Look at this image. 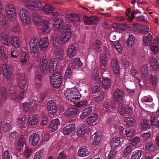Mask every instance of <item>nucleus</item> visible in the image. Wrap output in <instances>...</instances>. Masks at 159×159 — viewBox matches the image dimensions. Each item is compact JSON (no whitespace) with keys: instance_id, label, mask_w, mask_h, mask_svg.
<instances>
[{"instance_id":"7","label":"nucleus","mask_w":159,"mask_h":159,"mask_svg":"<svg viewBox=\"0 0 159 159\" xmlns=\"http://www.w3.org/2000/svg\"><path fill=\"white\" fill-rule=\"evenodd\" d=\"M38 42V39L37 38H32L30 40L29 42V46L31 53L34 54L37 53Z\"/></svg>"},{"instance_id":"35","label":"nucleus","mask_w":159,"mask_h":159,"mask_svg":"<svg viewBox=\"0 0 159 159\" xmlns=\"http://www.w3.org/2000/svg\"><path fill=\"white\" fill-rule=\"evenodd\" d=\"M98 119V116L96 113L92 114L87 120V123L89 125H92Z\"/></svg>"},{"instance_id":"41","label":"nucleus","mask_w":159,"mask_h":159,"mask_svg":"<svg viewBox=\"0 0 159 159\" xmlns=\"http://www.w3.org/2000/svg\"><path fill=\"white\" fill-rule=\"evenodd\" d=\"M92 79L93 80L96 81L97 83H100L101 79L97 70L95 69L93 70L92 75Z\"/></svg>"},{"instance_id":"30","label":"nucleus","mask_w":159,"mask_h":159,"mask_svg":"<svg viewBox=\"0 0 159 159\" xmlns=\"http://www.w3.org/2000/svg\"><path fill=\"white\" fill-rule=\"evenodd\" d=\"M77 109L76 108H71L68 109L65 113V115L68 117L75 116L78 112Z\"/></svg>"},{"instance_id":"64","label":"nucleus","mask_w":159,"mask_h":159,"mask_svg":"<svg viewBox=\"0 0 159 159\" xmlns=\"http://www.w3.org/2000/svg\"><path fill=\"white\" fill-rule=\"evenodd\" d=\"M150 48L151 51L155 53H157L159 50L158 46L154 44H151Z\"/></svg>"},{"instance_id":"54","label":"nucleus","mask_w":159,"mask_h":159,"mask_svg":"<svg viewBox=\"0 0 159 159\" xmlns=\"http://www.w3.org/2000/svg\"><path fill=\"white\" fill-rule=\"evenodd\" d=\"M152 40V35L151 34H149L143 38V42L144 44H147L150 43Z\"/></svg>"},{"instance_id":"25","label":"nucleus","mask_w":159,"mask_h":159,"mask_svg":"<svg viewBox=\"0 0 159 159\" xmlns=\"http://www.w3.org/2000/svg\"><path fill=\"white\" fill-rule=\"evenodd\" d=\"M28 59V55L27 53L25 52L21 53L19 58V62L22 65L27 63Z\"/></svg>"},{"instance_id":"6","label":"nucleus","mask_w":159,"mask_h":159,"mask_svg":"<svg viewBox=\"0 0 159 159\" xmlns=\"http://www.w3.org/2000/svg\"><path fill=\"white\" fill-rule=\"evenodd\" d=\"M25 5V7L29 9L34 10L40 9L42 6L39 0H34L31 2H27Z\"/></svg>"},{"instance_id":"9","label":"nucleus","mask_w":159,"mask_h":159,"mask_svg":"<svg viewBox=\"0 0 159 159\" xmlns=\"http://www.w3.org/2000/svg\"><path fill=\"white\" fill-rule=\"evenodd\" d=\"M32 18L33 21L34 25L37 26H40L44 20L42 19V16L37 13H33L32 15Z\"/></svg>"},{"instance_id":"38","label":"nucleus","mask_w":159,"mask_h":159,"mask_svg":"<svg viewBox=\"0 0 159 159\" xmlns=\"http://www.w3.org/2000/svg\"><path fill=\"white\" fill-rule=\"evenodd\" d=\"M38 120V118L36 115H32L29 117V122L30 125H34L37 123Z\"/></svg>"},{"instance_id":"51","label":"nucleus","mask_w":159,"mask_h":159,"mask_svg":"<svg viewBox=\"0 0 159 159\" xmlns=\"http://www.w3.org/2000/svg\"><path fill=\"white\" fill-rule=\"evenodd\" d=\"M18 134L16 131L11 132L9 134V138L10 140L12 141L17 139L18 138Z\"/></svg>"},{"instance_id":"27","label":"nucleus","mask_w":159,"mask_h":159,"mask_svg":"<svg viewBox=\"0 0 159 159\" xmlns=\"http://www.w3.org/2000/svg\"><path fill=\"white\" fill-rule=\"evenodd\" d=\"M25 143V139L23 135H21L18 140L17 145V150L18 152H20L22 150Z\"/></svg>"},{"instance_id":"55","label":"nucleus","mask_w":159,"mask_h":159,"mask_svg":"<svg viewBox=\"0 0 159 159\" xmlns=\"http://www.w3.org/2000/svg\"><path fill=\"white\" fill-rule=\"evenodd\" d=\"M60 38L59 36H56L53 38L52 40V44L55 46H58L60 43Z\"/></svg>"},{"instance_id":"13","label":"nucleus","mask_w":159,"mask_h":159,"mask_svg":"<svg viewBox=\"0 0 159 159\" xmlns=\"http://www.w3.org/2000/svg\"><path fill=\"white\" fill-rule=\"evenodd\" d=\"M75 128V123H71L65 126L62 129V132L65 135H68L73 131Z\"/></svg>"},{"instance_id":"39","label":"nucleus","mask_w":159,"mask_h":159,"mask_svg":"<svg viewBox=\"0 0 159 159\" xmlns=\"http://www.w3.org/2000/svg\"><path fill=\"white\" fill-rule=\"evenodd\" d=\"M43 25L41 28V30L43 33L44 34L48 33L50 31V29L49 27L48 22L46 20H44Z\"/></svg>"},{"instance_id":"62","label":"nucleus","mask_w":159,"mask_h":159,"mask_svg":"<svg viewBox=\"0 0 159 159\" xmlns=\"http://www.w3.org/2000/svg\"><path fill=\"white\" fill-rule=\"evenodd\" d=\"M43 152V149H41L35 153L34 159H42V155Z\"/></svg>"},{"instance_id":"15","label":"nucleus","mask_w":159,"mask_h":159,"mask_svg":"<svg viewBox=\"0 0 159 159\" xmlns=\"http://www.w3.org/2000/svg\"><path fill=\"white\" fill-rule=\"evenodd\" d=\"M60 125L59 120L58 119H53L50 123L49 129L51 131H55L57 129Z\"/></svg>"},{"instance_id":"12","label":"nucleus","mask_w":159,"mask_h":159,"mask_svg":"<svg viewBox=\"0 0 159 159\" xmlns=\"http://www.w3.org/2000/svg\"><path fill=\"white\" fill-rule=\"evenodd\" d=\"M39 48L41 50L45 51L48 48L49 45L48 38L44 37L41 38L39 41Z\"/></svg>"},{"instance_id":"57","label":"nucleus","mask_w":159,"mask_h":159,"mask_svg":"<svg viewBox=\"0 0 159 159\" xmlns=\"http://www.w3.org/2000/svg\"><path fill=\"white\" fill-rule=\"evenodd\" d=\"M21 107L24 111H27L28 110H31L30 107V105L29 103L25 102L22 104L21 105Z\"/></svg>"},{"instance_id":"34","label":"nucleus","mask_w":159,"mask_h":159,"mask_svg":"<svg viewBox=\"0 0 159 159\" xmlns=\"http://www.w3.org/2000/svg\"><path fill=\"white\" fill-rule=\"evenodd\" d=\"M102 84L103 88L105 90L108 89L111 86V80L108 78L102 77Z\"/></svg>"},{"instance_id":"59","label":"nucleus","mask_w":159,"mask_h":159,"mask_svg":"<svg viewBox=\"0 0 159 159\" xmlns=\"http://www.w3.org/2000/svg\"><path fill=\"white\" fill-rule=\"evenodd\" d=\"M149 28L147 25H141L140 33L142 34H146L149 31Z\"/></svg>"},{"instance_id":"2","label":"nucleus","mask_w":159,"mask_h":159,"mask_svg":"<svg viewBox=\"0 0 159 159\" xmlns=\"http://www.w3.org/2000/svg\"><path fill=\"white\" fill-rule=\"evenodd\" d=\"M64 95L67 98L73 102L80 99L81 97L78 89L75 88L67 89L64 92Z\"/></svg>"},{"instance_id":"1","label":"nucleus","mask_w":159,"mask_h":159,"mask_svg":"<svg viewBox=\"0 0 159 159\" xmlns=\"http://www.w3.org/2000/svg\"><path fill=\"white\" fill-rule=\"evenodd\" d=\"M18 89L14 85H11L9 89L10 97L14 100H20L24 98L26 90V79L24 73H19L17 75Z\"/></svg>"},{"instance_id":"37","label":"nucleus","mask_w":159,"mask_h":159,"mask_svg":"<svg viewBox=\"0 0 159 159\" xmlns=\"http://www.w3.org/2000/svg\"><path fill=\"white\" fill-rule=\"evenodd\" d=\"M124 123L128 127H132L134 124L135 120L130 117H126L124 118Z\"/></svg>"},{"instance_id":"4","label":"nucleus","mask_w":159,"mask_h":159,"mask_svg":"<svg viewBox=\"0 0 159 159\" xmlns=\"http://www.w3.org/2000/svg\"><path fill=\"white\" fill-rule=\"evenodd\" d=\"M3 74L7 82L11 83L13 80L11 68L8 65L3 64L2 66Z\"/></svg>"},{"instance_id":"61","label":"nucleus","mask_w":159,"mask_h":159,"mask_svg":"<svg viewBox=\"0 0 159 159\" xmlns=\"http://www.w3.org/2000/svg\"><path fill=\"white\" fill-rule=\"evenodd\" d=\"M140 142V139L139 138L135 137L131 140L130 143L133 145L135 146L138 144Z\"/></svg>"},{"instance_id":"40","label":"nucleus","mask_w":159,"mask_h":159,"mask_svg":"<svg viewBox=\"0 0 159 159\" xmlns=\"http://www.w3.org/2000/svg\"><path fill=\"white\" fill-rule=\"evenodd\" d=\"M140 125L141 128L143 130L149 129L150 127V125L146 119H143L141 120Z\"/></svg>"},{"instance_id":"56","label":"nucleus","mask_w":159,"mask_h":159,"mask_svg":"<svg viewBox=\"0 0 159 159\" xmlns=\"http://www.w3.org/2000/svg\"><path fill=\"white\" fill-rule=\"evenodd\" d=\"M2 25L3 28L6 29H7L8 28V21L7 18H2Z\"/></svg>"},{"instance_id":"33","label":"nucleus","mask_w":159,"mask_h":159,"mask_svg":"<svg viewBox=\"0 0 159 159\" xmlns=\"http://www.w3.org/2000/svg\"><path fill=\"white\" fill-rule=\"evenodd\" d=\"M89 153L86 148L83 147L79 148L78 154L80 157H84L88 156L89 154Z\"/></svg>"},{"instance_id":"22","label":"nucleus","mask_w":159,"mask_h":159,"mask_svg":"<svg viewBox=\"0 0 159 159\" xmlns=\"http://www.w3.org/2000/svg\"><path fill=\"white\" fill-rule=\"evenodd\" d=\"M134 15L135 17L139 21H145L146 20L147 15L145 13L143 14L139 11H134Z\"/></svg>"},{"instance_id":"24","label":"nucleus","mask_w":159,"mask_h":159,"mask_svg":"<svg viewBox=\"0 0 159 159\" xmlns=\"http://www.w3.org/2000/svg\"><path fill=\"white\" fill-rule=\"evenodd\" d=\"M10 42L11 44L16 48H18L20 47L19 39L16 36H12L10 37Z\"/></svg>"},{"instance_id":"49","label":"nucleus","mask_w":159,"mask_h":159,"mask_svg":"<svg viewBox=\"0 0 159 159\" xmlns=\"http://www.w3.org/2000/svg\"><path fill=\"white\" fill-rule=\"evenodd\" d=\"M93 48L96 52H99L101 50V43L99 40H96L93 43Z\"/></svg>"},{"instance_id":"14","label":"nucleus","mask_w":159,"mask_h":159,"mask_svg":"<svg viewBox=\"0 0 159 159\" xmlns=\"http://www.w3.org/2000/svg\"><path fill=\"white\" fill-rule=\"evenodd\" d=\"M98 19V17L93 16L90 17L85 16L83 18L84 24L89 25H93L95 24Z\"/></svg>"},{"instance_id":"53","label":"nucleus","mask_w":159,"mask_h":159,"mask_svg":"<svg viewBox=\"0 0 159 159\" xmlns=\"http://www.w3.org/2000/svg\"><path fill=\"white\" fill-rule=\"evenodd\" d=\"M0 57L1 59L4 60H6L7 58L6 54L5 53L3 47L1 45H0Z\"/></svg>"},{"instance_id":"32","label":"nucleus","mask_w":159,"mask_h":159,"mask_svg":"<svg viewBox=\"0 0 159 159\" xmlns=\"http://www.w3.org/2000/svg\"><path fill=\"white\" fill-rule=\"evenodd\" d=\"M42 11L46 14L51 15L53 11V7L50 5L46 4L42 8Z\"/></svg>"},{"instance_id":"47","label":"nucleus","mask_w":159,"mask_h":159,"mask_svg":"<svg viewBox=\"0 0 159 159\" xmlns=\"http://www.w3.org/2000/svg\"><path fill=\"white\" fill-rule=\"evenodd\" d=\"M21 23L25 26H29L30 25L31 20L29 16L20 18Z\"/></svg>"},{"instance_id":"8","label":"nucleus","mask_w":159,"mask_h":159,"mask_svg":"<svg viewBox=\"0 0 159 159\" xmlns=\"http://www.w3.org/2000/svg\"><path fill=\"white\" fill-rule=\"evenodd\" d=\"M124 93L123 92L119 89H117L115 91L113 94L114 100L116 102L120 103L124 98Z\"/></svg>"},{"instance_id":"36","label":"nucleus","mask_w":159,"mask_h":159,"mask_svg":"<svg viewBox=\"0 0 159 159\" xmlns=\"http://www.w3.org/2000/svg\"><path fill=\"white\" fill-rule=\"evenodd\" d=\"M92 111V108L91 107H88L82 111V114L80 116V118L81 119L85 118L88 116L90 115Z\"/></svg>"},{"instance_id":"31","label":"nucleus","mask_w":159,"mask_h":159,"mask_svg":"<svg viewBox=\"0 0 159 159\" xmlns=\"http://www.w3.org/2000/svg\"><path fill=\"white\" fill-rule=\"evenodd\" d=\"M120 138L119 137H114L111 139L110 144L112 148H117L120 143Z\"/></svg>"},{"instance_id":"17","label":"nucleus","mask_w":159,"mask_h":159,"mask_svg":"<svg viewBox=\"0 0 159 159\" xmlns=\"http://www.w3.org/2000/svg\"><path fill=\"white\" fill-rule=\"evenodd\" d=\"M65 17L66 19L68 21L73 23H75L80 20V18L78 15L75 14H67Z\"/></svg>"},{"instance_id":"18","label":"nucleus","mask_w":159,"mask_h":159,"mask_svg":"<svg viewBox=\"0 0 159 159\" xmlns=\"http://www.w3.org/2000/svg\"><path fill=\"white\" fill-rule=\"evenodd\" d=\"M89 131L88 127L87 126L83 125L78 129L77 131V134L79 137H83Z\"/></svg>"},{"instance_id":"26","label":"nucleus","mask_w":159,"mask_h":159,"mask_svg":"<svg viewBox=\"0 0 159 159\" xmlns=\"http://www.w3.org/2000/svg\"><path fill=\"white\" fill-rule=\"evenodd\" d=\"M77 48L75 45H71L68 47L67 52V56L71 58L75 56Z\"/></svg>"},{"instance_id":"60","label":"nucleus","mask_w":159,"mask_h":159,"mask_svg":"<svg viewBox=\"0 0 159 159\" xmlns=\"http://www.w3.org/2000/svg\"><path fill=\"white\" fill-rule=\"evenodd\" d=\"M113 44L116 50L118 52L120 53L122 52V48L118 42H115Z\"/></svg>"},{"instance_id":"21","label":"nucleus","mask_w":159,"mask_h":159,"mask_svg":"<svg viewBox=\"0 0 159 159\" xmlns=\"http://www.w3.org/2000/svg\"><path fill=\"white\" fill-rule=\"evenodd\" d=\"M57 61L56 58H52L51 60L49 66V72L51 73L53 72L57 68Z\"/></svg>"},{"instance_id":"48","label":"nucleus","mask_w":159,"mask_h":159,"mask_svg":"<svg viewBox=\"0 0 159 159\" xmlns=\"http://www.w3.org/2000/svg\"><path fill=\"white\" fill-rule=\"evenodd\" d=\"M2 40L3 41V43L6 45L8 46L10 44L9 42V37L8 35L5 33L3 32L2 35Z\"/></svg>"},{"instance_id":"23","label":"nucleus","mask_w":159,"mask_h":159,"mask_svg":"<svg viewBox=\"0 0 159 159\" xmlns=\"http://www.w3.org/2000/svg\"><path fill=\"white\" fill-rule=\"evenodd\" d=\"M64 21L61 19L56 20L53 25V28L55 30H60L63 27L64 25Z\"/></svg>"},{"instance_id":"28","label":"nucleus","mask_w":159,"mask_h":159,"mask_svg":"<svg viewBox=\"0 0 159 159\" xmlns=\"http://www.w3.org/2000/svg\"><path fill=\"white\" fill-rule=\"evenodd\" d=\"M149 63L154 70H158L159 65L157 60L155 58L150 57L149 59Z\"/></svg>"},{"instance_id":"50","label":"nucleus","mask_w":159,"mask_h":159,"mask_svg":"<svg viewBox=\"0 0 159 159\" xmlns=\"http://www.w3.org/2000/svg\"><path fill=\"white\" fill-rule=\"evenodd\" d=\"M145 149L150 151H153L155 148V144L152 142H149L145 145Z\"/></svg>"},{"instance_id":"20","label":"nucleus","mask_w":159,"mask_h":159,"mask_svg":"<svg viewBox=\"0 0 159 159\" xmlns=\"http://www.w3.org/2000/svg\"><path fill=\"white\" fill-rule=\"evenodd\" d=\"M92 139H93V144L95 146L98 145L101 139V133L100 132H96L92 135Z\"/></svg>"},{"instance_id":"5","label":"nucleus","mask_w":159,"mask_h":159,"mask_svg":"<svg viewBox=\"0 0 159 159\" xmlns=\"http://www.w3.org/2000/svg\"><path fill=\"white\" fill-rule=\"evenodd\" d=\"M71 34L70 26L68 24L66 25L64 27L61 35L62 42L65 43L67 41L70 37Z\"/></svg>"},{"instance_id":"29","label":"nucleus","mask_w":159,"mask_h":159,"mask_svg":"<svg viewBox=\"0 0 159 159\" xmlns=\"http://www.w3.org/2000/svg\"><path fill=\"white\" fill-rule=\"evenodd\" d=\"M105 55H102L100 58V62L102 66L106 67L108 62L107 57L109 55V52L107 50L105 52Z\"/></svg>"},{"instance_id":"16","label":"nucleus","mask_w":159,"mask_h":159,"mask_svg":"<svg viewBox=\"0 0 159 159\" xmlns=\"http://www.w3.org/2000/svg\"><path fill=\"white\" fill-rule=\"evenodd\" d=\"M29 141L33 146H36L39 140V137L37 134H32L29 137Z\"/></svg>"},{"instance_id":"10","label":"nucleus","mask_w":159,"mask_h":159,"mask_svg":"<svg viewBox=\"0 0 159 159\" xmlns=\"http://www.w3.org/2000/svg\"><path fill=\"white\" fill-rule=\"evenodd\" d=\"M48 61L46 57L43 56L41 57L40 62V68L42 72L45 74L47 71Z\"/></svg>"},{"instance_id":"63","label":"nucleus","mask_w":159,"mask_h":159,"mask_svg":"<svg viewBox=\"0 0 159 159\" xmlns=\"http://www.w3.org/2000/svg\"><path fill=\"white\" fill-rule=\"evenodd\" d=\"M10 30L12 32L16 33L20 31V28L18 25H16L11 26L10 28Z\"/></svg>"},{"instance_id":"11","label":"nucleus","mask_w":159,"mask_h":159,"mask_svg":"<svg viewBox=\"0 0 159 159\" xmlns=\"http://www.w3.org/2000/svg\"><path fill=\"white\" fill-rule=\"evenodd\" d=\"M47 109L49 113L51 115H54L57 111V108L53 100L49 101L47 104Z\"/></svg>"},{"instance_id":"44","label":"nucleus","mask_w":159,"mask_h":159,"mask_svg":"<svg viewBox=\"0 0 159 159\" xmlns=\"http://www.w3.org/2000/svg\"><path fill=\"white\" fill-rule=\"evenodd\" d=\"M50 81L52 85L56 88L60 87L61 82V79L50 80Z\"/></svg>"},{"instance_id":"52","label":"nucleus","mask_w":159,"mask_h":159,"mask_svg":"<svg viewBox=\"0 0 159 159\" xmlns=\"http://www.w3.org/2000/svg\"><path fill=\"white\" fill-rule=\"evenodd\" d=\"M19 15L20 18L29 16V12L28 11L24 8L21 9L19 11Z\"/></svg>"},{"instance_id":"58","label":"nucleus","mask_w":159,"mask_h":159,"mask_svg":"<svg viewBox=\"0 0 159 159\" xmlns=\"http://www.w3.org/2000/svg\"><path fill=\"white\" fill-rule=\"evenodd\" d=\"M71 62L73 64V65L78 67L82 65V63L80 61L78 58L73 59L72 60Z\"/></svg>"},{"instance_id":"42","label":"nucleus","mask_w":159,"mask_h":159,"mask_svg":"<svg viewBox=\"0 0 159 159\" xmlns=\"http://www.w3.org/2000/svg\"><path fill=\"white\" fill-rule=\"evenodd\" d=\"M148 66L144 64L142 65L140 68V70L142 75L144 77L147 76L148 74Z\"/></svg>"},{"instance_id":"19","label":"nucleus","mask_w":159,"mask_h":159,"mask_svg":"<svg viewBox=\"0 0 159 159\" xmlns=\"http://www.w3.org/2000/svg\"><path fill=\"white\" fill-rule=\"evenodd\" d=\"M17 123L20 128H25L28 124V119L25 116H23L21 118H19L17 119Z\"/></svg>"},{"instance_id":"46","label":"nucleus","mask_w":159,"mask_h":159,"mask_svg":"<svg viewBox=\"0 0 159 159\" xmlns=\"http://www.w3.org/2000/svg\"><path fill=\"white\" fill-rule=\"evenodd\" d=\"M142 151L137 150L133 152L131 155V159H139L141 156Z\"/></svg>"},{"instance_id":"3","label":"nucleus","mask_w":159,"mask_h":159,"mask_svg":"<svg viewBox=\"0 0 159 159\" xmlns=\"http://www.w3.org/2000/svg\"><path fill=\"white\" fill-rule=\"evenodd\" d=\"M5 10V13L9 20L12 21L16 19V9L14 5L12 4L6 5Z\"/></svg>"},{"instance_id":"43","label":"nucleus","mask_w":159,"mask_h":159,"mask_svg":"<svg viewBox=\"0 0 159 159\" xmlns=\"http://www.w3.org/2000/svg\"><path fill=\"white\" fill-rule=\"evenodd\" d=\"M135 38L134 35L132 34L129 35L126 42L127 45L129 47H131L134 43Z\"/></svg>"},{"instance_id":"45","label":"nucleus","mask_w":159,"mask_h":159,"mask_svg":"<svg viewBox=\"0 0 159 159\" xmlns=\"http://www.w3.org/2000/svg\"><path fill=\"white\" fill-rule=\"evenodd\" d=\"M56 57L58 59H62L64 55V50L61 48L57 49L55 52Z\"/></svg>"}]
</instances>
